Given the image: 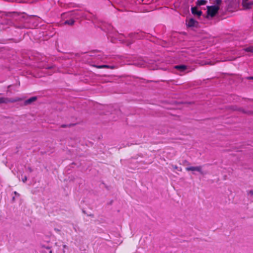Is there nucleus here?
Segmentation results:
<instances>
[{
    "instance_id": "obj_1",
    "label": "nucleus",
    "mask_w": 253,
    "mask_h": 253,
    "mask_svg": "<svg viewBox=\"0 0 253 253\" xmlns=\"http://www.w3.org/2000/svg\"><path fill=\"white\" fill-rule=\"evenodd\" d=\"M207 9L208 17H212L217 13L219 6L217 5L208 6Z\"/></svg>"
},
{
    "instance_id": "obj_2",
    "label": "nucleus",
    "mask_w": 253,
    "mask_h": 253,
    "mask_svg": "<svg viewBox=\"0 0 253 253\" xmlns=\"http://www.w3.org/2000/svg\"><path fill=\"white\" fill-rule=\"evenodd\" d=\"M186 25L188 28H197L199 26L198 22L193 18H189L186 20Z\"/></svg>"
},
{
    "instance_id": "obj_3",
    "label": "nucleus",
    "mask_w": 253,
    "mask_h": 253,
    "mask_svg": "<svg viewBox=\"0 0 253 253\" xmlns=\"http://www.w3.org/2000/svg\"><path fill=\"white\" fill-rule=\"evenodd\" d=\"M243 7L246 9H250L253 7V1H249L248 0H243Z\"/></svg>"
},
{
    "instance_id": "obj_4",
    "label": "nucleus",
    "mask_w": 253,
    "mask_h": 253,
    "mask_svg": "<svg viewBox=\"0 0 253 253\" xmlns=\"http://www.w3.org/2000/svg\"><path fill=\"white\" fill-rule=\"evenodd\" d=\"M192 12L194 15H197L198 16H200L202 14V12L200 10H199L198 8L196 7L192 8Z\"/></svg>"
},
{
    "instance_id": "obj_5",
    "label": "nucleus",
    "mask_w": 253,
    "mask_h": 253,
    "mask_svg": "<svg viewBox=\"0 0 253 253\" xmlns=\"http://www.w3.org/2000/svg\"><path fill=\"white\" fill-rule=\"evenodd\" d=\"M201 167H188V168H186V170H188V171L191 170V171H201Z\"/></svg>"
},
{
    "instance_id": "obj_6",
    "label": "nucleus",
    "mask_w": 253,
    "mask_h": 253,
    "mask_svg": "<svg viewBox=\"0 0 253 253\" xmlns=\"http://www.w3.org/2000/svg\"><path fill=\"white\" fill-rule=\"evenodd\" d=\"M36 99H37V98L36 97H32L31 98L25 101V103L26 104H30L32 102L35 101L36 100Z\"/></svg>"
},
{
    "instance_id": "obj_7",
    "label": "nucleus",
    "mask_w": 253,
    "mask_h": 253,
    "mask_svg": "<svg viewBox=\"0 0 253 253\" xmlns=\"http://www.w3.org/2000/svg\"><path fill=\"white\" fill-rule=\"evenodd\" d=\"M207 0H198L197 1V4L199 5H205L207 3Z\"/></svg>"
},
{
    "instance_id": "obj_8",
    "label": "nucleus",
    "mask_w": 253,
    "mask_h": 253,
    "mask_svg": "<svg viewBox=\"0 0 253 253\" xmlns=\"http://www.w3.org/2000/svg\"><path fill=\"white\" fill-rule=\"evenodd\" d=\"M175 68L177 69H178L181 71H184L186 69V67L183 65H180V66H176Z\"/></svg>"
},
{
    "instance_id": "obj_9",
    "label": "nucleus",
    "mask_w": 253,
    "mask_h": 253,
    "mask_svg": "<svg viewBox=\"0 0 253 253\" xmlns=\"http://www.w3.org/2000/svg\"><path fill=\"white\" fill-rule=\"evenodd\" d=\"M244 50L245 51L253 53V46H250V47H247V48H245Z\"/></svg>"
},
{
    "instance_id": "obj_10",
    "label": "nucleus",
    "mask_w": 253,
    "mask_h": 253,
    "mask_svg": "<svg viewBox=\"0 0 253 253\" xmlns=\"http://www.w3.org/2000/svg\"><path fill=\"white\" fill-rule=\"evenodd\" d=\"M74 23V21L73 20H70L69 21H65V23L69 24V25H73Z\"/></svg>"
},
{
    "instance_id": "obj_11",
    "label": "nucleus",
    "mask_w": 253,
    "mask_h": 253,
    "mask_svg": "<svg viewBox=\"0 0 253 253\" xmlns=\"http://www.w3.org/2000/svg\"><path fill=\"white\" fill-rule=\"evenodd\" d=\"M107 67H108V66L107 65H102V66H100L98 67V68H107Z\"/></svg>"
},
{
    "instance_id": "obj_12",
    "label": "nucleus",
    "mask_w": 253,
    "mask_h": 253,
    "mask_svg": "<svg viewBox=\"0 0 253 253\" xmlns=\"http://www.w3.org/2000/svg\"><path fill=\"white\" fill-rule=\"evenodd\" d=\"M5 100L2 98H0V103L5 102Z\"/></svg>"
},
{
    "instance_id": "obj_13",
    "label": "nucleus",
    "mask_w": 253,
    "mask_h": 253,
    "mask_svg": "<svg viewBox=\"0 0 253 253\" xmlns=\"http://www.w3.org/2000/svg\"><path fill=\"white\" fill-rule=\"evenodd\" d=\"M216 1L217 3H219L221 2V0H216Z\"/></svg>"
},
{
    "instance_id": "obj_14",
    "label": "nucleus",
    "mask_w": 253,
    "mask_h": 253,
    "mask_svg": "<svg viewBox=\"0 0 253 253\" xmlns=\"http://www.w3.org/2000/svg\"><path fill=\"white\" fill-rule=\"evenodd\" d=\"M26 180H27L26 177H25V178H24V179H23V182H25V181H26Z\"/></svg>"
},
{
    "instance_id": "obj_15",
    "label": "nucleus",
    "mask_w": 253,
    "mask_h": 253,
    "mask_svg": "<svg viewBox=\"0 0 253 253\" xmlns=\"http://www.w3.org/2000/svg\"><path fill=\"white\" fill-rule=\"evenodd\" d=\"M249 79H252V80H253V77H249Z\"/></svg>"
},
{
    "instance_id": "obj_16",
    "label": "nucleus",
    "mask_w": 253,
    "mask_h": 253,
    "mask_svg": "<svg viewBox=\"0 0 253 253\" xmlns=\"http://www.w3.org/2000/svg\"><path fill=\"white\" fill-rule=\"evenodd\" d=\"M250 192L251 194H253V191H251Z\"/></svg>"
}]
</instances>
